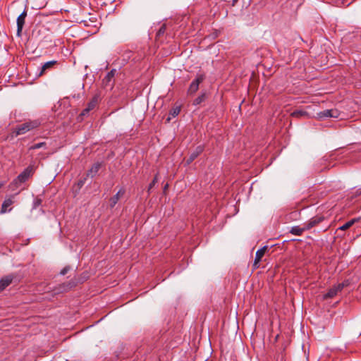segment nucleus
I'll return each mask as SVG.
<instances>
[{
    "instance_id": "nucleus-30",
    "label": "nucleus",
    "mask_w": 361,
    "mask_h": 361,
    "mask_svg": "<svg viewBox=\"0 0 361 361\" xmlns=\"http://www.w3.org/2000/svg\"><path fill=\"white\" fill-rule=\"evenodd\" d=\"M167 188H168V184H166V185L164 186V190H166V189H167Z\"/></svg>"
},
{
    "instance_id": "nucleus-25",
    "label": "nucleus",
    "mask_w": 361,
    "mask_h": 361,
    "mask_svg": "<svg viewBox=\"0 0 361 361\" xmlns=\"http://www.w3.org/2000/svg\"><path fill=\"white\" fill-rule=\"evenodd\" d=\"M68 271V269L65 267L63 268L61 271V275H65Z\"/></svg>"
},
{
    "instance_id": "nucleus-20",
    "label": "nucleus",
    "mask_w": 361,
    "mask_h": 361,
    "mask_svg": "<svg viewBox=\"0 0 361 361\" xmlns=\"http://www.w3.org/2000/svg\"><path fill=\"white\" fill-rule=\"evenodd\" d=\"M307 114L301 110H296L291 114V116L295 118H300L306 116Z\"/></svg>"
},
{
    "instance_id": "nucleus-27",
    "label": "nucleus",
    "mask_w": 361,
    "mask_h": 361,
    "mask_svg": "<svg viewBox=\"0 0 361 361\" xmlns=\"http://www.w3.org/2000/svg\"><path fill=\"white\" fill-rule=\"evenodd\" d=\"M238 1V0H233L232 6H235Z\"/></svg>"
},
{
    "instance_id": "nucleus-1",
    "label": "nucleus",
    "mask_w": 361,
    "mask_h": 361,
    "mask_svg": "<svg viewBox=\"0 0 361 361\" xmlns=\"http://www.w3.org/2000/svg\"><path fill=\"white\" fill-rule=\"evenodd\" d=\"M41 123L38 120L29 121L17 126L14 130L16 135H23L33 129L38 128Z\"/></svg>"
},
{
    "instance_id": "nucleus-18",
    "label": "nucleus",
    "mask_w": 361,
    "mask_h": 361,
    "mask_svg": "<svg viewBox=\"0 0 361 361\" xmlns=\"http://www.w3.org/2000/svg\"><path fill=\"white\" fill-rule=\"evenodd\" d=\"M202 152V147H198L197 148V150L196 152L192 153L189 157V160H188V162L190 163L192 162L195 159H196L197 157V156Z\"/></svg>"
},
{
    "instance_id": "nucleus-12",
    "label": "nucleus",
    "mask_w": 361,
    "mask_h": 361,
    "mask_svg": "<svg viewBox=\"0 0 361 361\" xmlns=\"http://www.w3.org/2000/svg\"><path fill=\"white\" fill-rule=\"evenodd\" d=\"M125 193V190L123 188L120 189L118 192L110 198L109 200V205L111 208L114 207L119 200L120 197H122Z\"/></svg>"
},
{
    "instance_id": "nucleus-2",
    "label": "nucleus",
    "mask_w": 361,
    "mask_h": 361,
    "mask_svg": "<svg viewBox=\"0 0 361 361\" xmlns=\"http://www.w3.org/2000/svg\"><path fill=\"white\" fill-rule=\"evenodd\" d=\"M35 169L33 166H27L18 177L13 181L11 185H17L18 183H22L27 181L34 173Z\"/></svg>"
},
{
    "instance_id": "nucleus-8",
    "label": "nucleus",
    "mask_w": 361,
    "mask_h": 361,
    "mask_svg": "<svg viewBox=\"0 0 361 361\" xmlns=\"http://www.w3.org/2000/svg\"><path fill=\"white\" fill-rule=\"evenodd\" d=\"M27 16V11L25 9L23 12L17 18V36L20 37L23 29L25 18Z\"/></svg>"
},
{
    "instance_id": "nucleus-4",
    "label": "nucleus",
    "mask_w": 361,
    "mask_h": 361,
    "mask_svg": "<svg viewBox=\"0 0 361 361\" xmlns=\"http://www.w3.org/2000/svg\"><path fill=\"white\" fill-rule=\"evenodd\" d=\"M99 94H96L93 96L92 99L87 104L86 108H85L80 114V116H86L87 115L90 111L93 110L99 104Z\"/></svg>"
},
{
    "instance_id": "nucleus-5",
    "label": "nucleus",
    "mask_w": 361,
    "mask_h": 361,
    "mask_svg": "<svg viewBox=\"0 0 361 361\" xmlns=\"http://www.w3.org/2000/svg\"><path fill=\"white\" fill-rule=\"evenodd\" d=\"M344 286L345 285L343 283L334 286L328 290V292L326 294L324 295L323 299L327 300L329 298H333L337 295L338 292L343 290Z\"/></svg>"
},
{
    "instance_id": "nucleus-3",
    "label": "nucleus",
    "mask_w": 361,
    "mask_h": 361,
    "mask_svg": "<svg viewBox=\"0 0 361 361\" xmlns=\"http://www.w3.org/2000/svg\"><path fill=\"white\" fill-rule=\"evenodd\" d=\"M205 76L203 74H197L196 78L190 83L188 90V94H195L199 89V85L204 80Z\"/></svg>"
},
{
    "instance_id": "nucleus-29",
    "label": "nucleus",
    "mask_w": 361,
    "mask_h": 361,
    "mask_svg": "<svg viewBox=\"0 0 361 361\" xmlns=\"http://www.w3.org/2000/svg\"><path fill=\"white\" fill-rule=\"evenodd\" d=\"M4 185V182H0V188Z\"/></svg>"
},
{
    "instance_id": "nucleus-16",
    "label": "nucleus",
    "mask_w": 361,
    "mask_h": 361,
    "mask_svg": "<svg viewBox=\"0 0 361 361\" xmlns=\"http://www.w3.org/2000/svg\"><path fill=\"white\" fill-rule=\"evenodd\" d=\"M359 220H360L359 218L352 219L351 220H350L348 222H346L345 224H344L343 226H340L338 228V230L345 231V230L348 229L349 228H350L353 225H354L355 223L359 221Z\"/></svg>"
},
{
    "instance_id": "nucleus-19",
    "label": "nucleus",
    "mask_w": 361,
    "mask_h": 361,
    "mask_svg": "<svg viewBox=\"0 0 361 361\" xmlns=\"http://www.w3.org/2000/svg\"><path fill=\"white\" fill-rule=\"evenodd\" d=\"M206 97L205 93H202L200 96H198L194 101L193 105L197 106L200 104L202 102L204 101Z\"/></svg>"
},
{
    "instance_id": "nucleus-15",
    "label": "nucleus",
    "mask_w": 361,
    "mask_h": 361,
    "mask_svg": "<svg viewBox=\"0 0 361 361\" xmlns=\"http://www.w3.org/2000/svg\"><path fill=\"white\" fill-rule=\"evenodd\" d=\"M306 230H307V229L305 228V224H304L303 227H300L298 226L292 227L290 232L293 235H301L302 234V233Z\"/></svg>"
},
{
    "instance_id": "nucleus-13",
    "label": "nucleus",
    "mask_w": 361,
    "mask_h": 361,
    "mask_svg": "<svg viewBox=\"0 0 361 361\" xmlns=\"http://www.w3.org/2000/svg\"><path fill=\"white\" fill-rule=\"evenodd\" d=\"M13 203V200H12V198H7L6 199L3 203H2V205H1V213H6L7 212H9L11 210V209H8V208Z\"/></svg>"
},
{
    "instance_id": "nucleus-11",
    "label": "nucleus",
    "mask_w": 361,
    "mask_h": 361,
    "mask_svg": "<svg viewBox=\"0 0 361 361\" xmlns=\"http://www.w3.org/2000/svg\"><path fill=\"white\" fill-rule=\"evenodd\" d=\"M13 276L12 275H7L0 280V292L4 290L8 287L13 281Z\"/></svg>"
},
{
    "instance_id": "nucleus-26",
    "label": "nucleus",
    "mask_w": 361,
    "mask_h": 361,
    "mask_svg": "<svg viewBox=\"0 0 361 361\" xmlns=\"http://www.w3.org/2000/svg\"><path fill=\"white\" fill-rule=\"evenodd\" d=\"M355 194L357 196L361 195V188L356 190Z\"/></svg>"
},
{
    "instance_id": "nucleus-17",
    "label": "nucleus",
    "mask_w": 361,
    "mask_h": 361,
    "mask_svg": "<svg viewBox=\"0 0 361 361\" xmlns=\"http://www.w3.org/2000/svg\"><path fill=\"white\" fill-rule=\"evenodd\" d=\"M101 164L96 163L94 164L91 169L87 171V176H90L91 177H94L96 176L99 170L100 169Z\"/></svg>"
},
{
    "instance_id": "nucleus-21",
    "label": "nucleus",
    "mask_w": 361,
    "mask_h": 361,
    "mask_svg": "<svg viewBox=\"0 0 361 361\" xmlns=\"http://www.w3.org/2000/svg\"><path fill=\"white\" fill-rule=\"evenodd\" d=\"M45 146H46V142H39V143H37V144H35V145L30 146L29 149L34 150V149H39V148L45 147Z\"/></svg>"
},
{
    "instance_id": "nucleus-22",
    "label": "nucleus",
    "mask_w": 361,
    "mask_h": 361,
    "mask_svg": "<svg viewBox=\"0 0 361 361\" xmlns=\"http://www.w3.org/2000/svg\"><path fill=\"white\" fill-rule=\"evenodd\" d=\"M158 182V174H156L152 181L149 183L147 189V192L149 194L151 189L155 185V184Z\"/></svg>"
},
{
    "instance_id": "nucleus-28",
    "label": "nucleus",
    "mask_w": 361,
    "mask_h": 361,
    "mask_svg": "<svg viewBox=\"0 0 361 361\" xmlns=\"http://www.w3.org/2000/svg\"><path fill=\"white\" fill-rule=\"evenodd\" d=\"M63 288L64 290H66L68 288V286H65L64 284L63 285Z\"/></svg>"
},
{
    "instance_id": "nucleus-24",
    "label": "nucleus",
    "mask_w": 361,
    "mask_h": 361,
    "mask_svg": "<svg viewBox=\"0 0 361 361\" xmlns=\"http://www.w3.org/2000/svg\"><path fill=\"white\" fill-rule=\"evenodd\" d=\"M42 204V200L39 197L35 199L33 202V208H37Z\"/></svg>"
},
{
    "instance_id": "nucleus-9",
    "label": "nucleus",
    "mask_w": 361,
    "mask_h": 361,
    "mask_svg": "<svg viewBox=\"0 0 361 361\" xmlns=\"http://www.w3.org/2000/svg\"><path fill=\"white\" fill-rule=\"evenodd\" d=\"M324 220V217L323 216H315L311 218L307 222L305 223V228L307 230L317 226L320 223H322Z\"/></svg>"
},
{
    "instance_id": "nucleus-7",
    "label": "nucleus",
    "mask_w": 361,
    "mask_h": 361,
    "mask_svg": "<svg viewBox=\"0 0 361 361\" xmlns=\"http://www.w3.org/2000/svg\"><path fill=\"white\" fill-rule=\"evenodd\" d=\"M116 71L115 69L109 71L102 80V85L104 87L111 88L114 83V76Z\"/></svg>"
},
{
    "instance_id": "nucleus-14",
    "label": "nucleus",
    "mask_w": 361,
    "mask_h": 361,
    "mask_svg": "<svg viewBox=\"0 0 361 361\" xmlns=\"http://www.w3.org/2000/svg\"><path fill=\"white\" fill-rule=\"evenodd\" d=\"M56 63H57L56 61H50L46 62L42 66L41 71L39 73V76L42 75L47 70L51 68Z\"/></svg>"
},
{
    "instance_id": "nucleus-23",
    "label": "nucleus",
    "mask_w": 361,
    "mask_h": 361,
    "mask_svg": "<svg viewBox=\"0 0 361 361\" xmlns=\"http://www.w3.org/2000/svg\"><path fill=\"white\" fill-rule=\"evenodd\" d=\"M180 111V107H176V108L172 109L170 111V114L173 117H176V116H178L179 114Z\"/></svg>"
},
{
    "instance_id": "nucleus-6",
    "label": "nucleus",
    "mask_w": 361,
    "mask_h": 361,
    "mask_svg": "<svg viewBox=\"0 0 361 361\" xmlns=\"http://www.w3.org/2000/svg\"><path fill=\"white\" fill-rule=\"evenodd\" d=\"M339 113L336 109H326L317 113V118L323 120L326 118H338Z\"/></svg>"
},
{
    "instance_id": "nucleus-10",
    "label": "nucleus",
    "mask_w": 361,
    "mask_h": 361,
    "mask_svg": "<svg viewBox=\"0 0 361 361\" xmlns=\"http://www.w3.org/2000/svg\"><path fill=\"white\" fill-rule=\"evenodd\" d=\"M267 250V246H264L263 247L259 249L255 255V258L253 264L254 268H258L259 267V263L262 259V257L264 256V254Z\"/></svg>"
}]
</instances>
